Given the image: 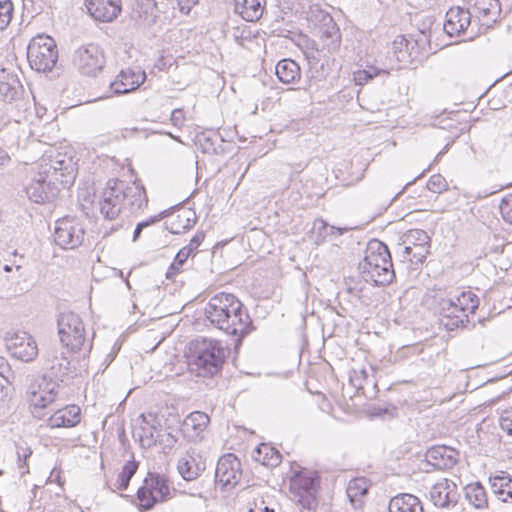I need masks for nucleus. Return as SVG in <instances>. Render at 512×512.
<instances>
[{"mask_svg":"<svg viewBox=\"0 0 512 512\" xmlns=\"http://www.w3.org/2000/svg\"><path fill=\"white\" fill-rule=\"evenodd\" d=\"M499 209L503 219L507 223L512 224V194L504 197L501 200Z\"/></svg>","mask_w":512,"mask_h":512,"instance_id":"obj_51","label":"nucleus"},{"mask_svg":"<svg viewBox=\"0 0 512 512\" xmlns=\"http://www.w3.org/2000/svg\"><path fill=\"white\" fill-rule=\"evenodd\" d=\"M189 366L198 376L210 377L218 373L225 360L221 342L209 338H197L190 342Z\"/></svg>","mask_w":512,"mask_h":512,"instance_id":"obj_4","label":"nucleus"},{"mask_svg":"<svg viewBox=\"0 0 512 512\" xmlns=\"http://www.w3.org/2000/svg\"><path fill=\"white\" fill-rule=\"evenodd\" d=\"M255 459L267 467H276L281 463L282 456L278 450L268 444H261L255 450Z\"/></svg>","mask_w":512,"mask_h":512,"instance_id":"obj_38","label":"nucleus"},{"mask_svg":"<svg viewBox=\"0 0 512 512\" xmlns=\"http://www.w3.org/2000/svg\"><path fill=\"white\" fill-rule=\"evenodd\" d=\"M465 496L469 503L477 509L485 508L488 505L485 488L480 482L468 484L465 487Z\"/></svg>","mask_w":512,"mask_h":512,"instance_id":"obj_39","label":"nucleus"},{"mask_svg":"<svg viewBox=\"0 0 512 512\" xmlns=\"http://www.w3.org/2000/svg\"><path fill=\"white\" fill-rule=\"evenodd\" d=\"M210 422L209 416L201 411L190 413L183 421V434L191 441L202 439L203 433Z\"/></svg>","mask_w":512,"mask_h":512,"instance_id":"obj_27","label":"nucleus"},{"mask_svg":"<svg viewBox=\"0 0 512 512\" xmlns=\"http://www.w3.org/2000/svg\"><path fill=\"white\" fill-rule=\"evenodd\" d=\"M57 329L60 341L70 352H78L86 342V330L80 316L67 311L59 314Z\"/></svg>","mask_w":512,"mask_h":512,"instance_id":"obj_6","label":"nucleus"},{"mask_svg":"<svg viewBox=\"0 0 512 512\" xmlns=\"http://www.w3.org/2000/svg\"><path fill=\"white\" fill-rule=\"evenodd\" d=\"M389 512H423V506L418 497L402 493L394 496L389 502Z\"/></svg>","mask_w":512,"mask_h":512,"instance_id":"obj_32","label":"nucleus"},{"mask_svg":"<svg viewBox=\"0 0 512 512\" xmlns=\"http://www.w3.org/2000/svg\"><path fill=\"white\" fill-rule=\"evenodd\" d=\"M144 72H134L132 70H122L116 80L110 83V89L113 94H126L137 89L145 80Z\"/></svg>","mask_w":512,"mask_h":512,"instance_id":"obj_25","label":"nucleus"},{"mask_svg":"<svg viewBox=\"0 0 512 512\" xmlns=\"http://www.w3.org/2000/svg\"><path fill=\"white\" fill-rule=\"evenodd\" d=\"M27 59L32 69L38 72L51 71L58 60L55 40L44 34L33 37L27 47Z\"/></svg>","mask_w":512,"mask_h":512,"instance_id":"obj_5","label":"nucleus"},{"mask_svg":"<svg viewBox=\"0 0 512 512\" xmlns=\"http://www.w3.org/2000/svg\"><path fill=\"white\" fill-rule=\"evenodd\" d=\"M142 485H147L148 490L162 501H166L171 497L168 480L164 475L149 472Z\"/></svg>","mask_w":512,"mask_h":512,"instance_id":"obj_34","label":"nucleus"},{"mask_svg":"<svg viewBox=\"0 0 512 512\" xmlns=\"http://www.w3.org/2000/svg\"><path fill=\"white\" fill-rule=\"evenodd\" d=\"M7 383L8 380L5 377H0V403L4 402L8 396Z\"/></svg>","mask_w":512,"mask_h":512,"instance_id":"obj_56","label":"nucleus"},{"mask_svg":"<svg viewBox=\"0 0 512 512\" xmlns=\"http://www.w3.org/2000/svg\"><path fill=\"white\" fill-rule=\"evenodd\" d=\"M45 368L50 370L55 378H61L70 371V361L63 352L51 350L45 356Z\"/></svg>","mask_w":512,"mask_h":512,"instance_id":"obj_33","label":"nucleus"},{"mask_svg":"<svg viewBox=\"0 0 512 512\" xmlns=\"http://www.w3.org/2000/svg\"><path fill=\"white\" fill-rule=\"evenodd\" d=\"M144 426L143 432L146 436H150L152 439L154 438V432L158 431V427L160 426L157 418L149 414L148 416L142 415Z\"/></svg>","mask_w":512,"mask_h":512,"instance_id":"obj_50","label":"nucleus"},{"mask_svg":"<svg viewBox=\"0 0 512 512\" xmlns=\"http://www.w3.org/2000/svg\"><path fill=\"white\" fill-rule=\"evenodd\" d=\"M85 237V228L81 221L74 217L57 220L54 232L55 243L63 249L79 247Z\"/></svg>","mask_w":512,"mask_h":512,"instance_id":"obj_9","label":"nucleus"},{"mask_svg":"<svg viewBox=\"0 0 512 512\" xmlns=\"http://www.w3.org/2000/svg\"><path fill=\"white\" fill-rule=\"evenodd\" d=\"M472 16L473 14L469 7L467 9L461 7L450 8L446 13L445 32L449 36H460L466 33L471 24Z\"/></svg>","mask_w":512,"mask_h":512,"instance_id":"obj_19","label":"nucleus"},{"mask_svg":"<svg viewBox=\"0 0 512 512\" xmlns=\"http://www.w3.org/2000/svg\"><path fill=\"white\" fill-rule=\"evenodd\" d=\"M136 499L138 500V503L135 505L141 512L151 510L158 502H163L148 490L147 485H141L138 488Z\"/></svg>","mask_w":512,"mask_h":512,"instance_id":"obj_40","label":"nucleus"},{"mask_svg":"<svg viewBox=\"0 0 512 512\" xmlns=\"http://www.w3.org/2000/svg\"><path fill=\"white\" fill-rule=\"evenodd\" d=\"M61 186L42 171L26 187L28 198L34 203L43 204L53 201L59 194Z\"/></svg>","mask_w":512,"mask_h":512,"instance_id":"obj_12","label":"nucleus"},{"mask_svg":"<svg viewBox=\"0 0 512 512\" xmlns=\"http://www.w3.org/2000/svg\"><path fill=\"white\" fill-rule=\"evenodd\" d=\"M56 383H46L45 388L39 385V390H30L29 401L34 407L44 408L54 402L56 398Z\"/></svg>","mask_w":512,"mask_h":512,"instance_id":"obj_36","label":"nucleus"},{"mask_svg":"<svg viewBox=\"0 0 512 512\" xmlns=\"http://www.w3.org/2000/svg\"><path fill=\"white\" fill-rule=\"evenodd\" d=\"M346 231H348V228H337V227L331 226V234L337 233L338 235H342Z\"/></svg>","mask_w":512,"mask_h":512,"instance_id":"obj_62","label":"nucleus"},{"mask_svg":"<svg viewBox=\"0 0 512 512\" xmlns=\"http://www.w3.org/2000/svg\"><path fill=\"white\" fill-rule=\"evenodd\" d=\"M426 187L433 193H441L447 189L448 184L441 174H434L428 180Z\"/></svg>","mask_w":512,"mask_h":512,"instance_id":"obj_47","label":"nucleus"},{"mask_svg":"<svg viewBox=\"0 0 512 512\" xmlns=\"http://www.w3.org/2000/svg\"><path fill=\"white\" fill-rule=\"evenodd\" d=\"M479 307V298L472 291H463L459 295L440 298L437 309L441 325L447 331L464 327L469 322V315L474 314Z\"/></svg>","mask_w":512,"mask_h":512,"instance_id":"obj_3","label":"nucleus"},{"mask_svg":"<svg viewBox=\"0 0 512 512\" xmlns=\"http://www.w3.org/2000/svg\"><path fill=\"white\" fill-rule=\"evenodd\" d=\"M368 376V373L365 369H361L360 371H353V375L350 376L351 383L355 386L360 388L361 384L359 381L360 378L366 379Z\"/></svg>","mask_w":512,"mask_h":512,"instance_id":"obj_54","label":"nucleus"},{"mask_svg":"<svg viewBox=\"0 0 512 512\" xmlns=\"http://www.w3.org/2000/svg\"><path fill=\"white\" fill-rule=\"evenodd\" d=\"M326 19L328 23L325 24V28L321 31L322 49L326 50L331 56L340 47L341 33L330 16H325L324 20Z\"/></svg>","mask_w":512,"mask_h":512,"instance_id":"obj_31","label":"nucleus"},{"mask_svg":"<svg viewBox=\"0 0 512 512\" xmlns=\"http://www.w3.org/2000/svg\"><path fill=\"white\" fill-rule=\"evenodd\" d=\"M104 51L96 44L79 47L73 55V65L82 74L95 77L105 66Z\"/></svg>","mask_w":512,"mask_h":512,"instance_id":"obj_8","label":"nucleus"},{"mask_svg":"<svg viewBox=\"0 0 512 512\" xmlns=\"http://www.w3.org/2000/svg\"><path fill=\"white\" fill-rule=\"evenodd\" d=\"M392 51L397 61L404 64L413 63L421 54L418 40L408 39L403 35L395 38Z\"/></svg>","mask_w":512,"mask_h":512,"instance_id":"obj_24","label":"nucleus"},{"mask_svg":"<svg viewBox=\"0 0 512 512\" xmlns=\"http://www.w3.org/2000/svg\"><path fill=\"white\" fill-rule=\"evenodd\" d=\"M19 81L10 77L8 81H0V96L5 102H11L17 98L20 89Z\"/></svg>","mask_w":512,"mask_h":512,"instance_id":"obj_43","label":"nucleus"},{"mask_svg":"<svg viewBox=\"0 0 512 512\" xmlns=\"http://www.w3.org/2000/svg\"><path fill=\"white\" fill-rule=\"evenodd\" d=\"M116 179H110L107 182V186L102 193L100 200V212L109 220L116 219L119 214L124 210L123 207V192L115 185Z\"/></svg>","mask_w":512,"mask_h":512,"instance_id":"obj_14","label":"nucleus"},{"mask_svg":"<svg viewBox=\"0 0 512 512\" xmlns=\"http://www.w3.org/2000/svg\"><path fill=\"white\" fill-rule=\"evenodd\" d=\"M138 469V462L135 460L128 461L122 467L121 473L118 475L116 487L120 490H126L130 480Z\"/></svg>","mask_w":512,"mask_h":512,"instance_id":"obj_42","label":"nucleus"},{"mask_svg":"<svg viewBox=\"0 0 512 512\" xmlns=\"http://www.w3.org/2000/svg\"><path fill=\"white\" fill-rule=\"evenodd\" d=\"M319 486V476L317 472L301 468L295 471L290 478V491L303 507L310 508V504L314 501V494Z\"/></svg>","mask_w":512,"mask_h":512,"instance_id":"obj_10","label":"nucleus"},{"mask_svg":"<svg viewBox=\"0 0 512 512\" xmlns=\"http://www.w3.org/2000/svg\"><path fill=\"white\" fill-rule=\"evenodd\" d=\"M458 455V451L452 447L437 445L429 448L425 457L429 465L438 470H446L456 464Z\"/></svg>","mask_w":512,"mask_h":512,"instance_id":"obj_22","label":"nucleus"},{"mask_svg":"<svg viewBox=\"0 0 512 512\" xmlns=\"http://www.w3.org/2000/svg\"><path fill=\"white\" fill-rule=\"evenodd\" d=\"M359 270L366 282H373L376 286L390 284L395 272L388 247L378 240L370 242L364 259L359 263Z\"/></svg>","mask_w":512,"mask_h":512,"instance_id":"obj_2","label":"nucleus"},{"mask_svg":"<svg viewBox=\"0 0 512 512\" xmlns=\"http://www.w3.org/2000/svg\"><path fill=\"white\" fill-rule=\"evenodd\" d=\"M115 185L123 192V207L130 213H136L147 206L148 198L143 185L137 181L125 184L123 181L115 180Z\"/></svg>","mask_w":512,"mask_h":512,"instance_id":"obj_17","label":"nucleus"},{"mask_svg":"<svg viewBox=\"0 0 512 512\" xmlns=\"http://www.w3.org/2000/svg\"><path fill=\"white\" fill-rule=\"evenodd\" d=\"M401 240L398 248L401 250L402 261L423 263L431 247L427 232L422 229H411L402 236Z\"/></svg>","mask_w":512,"mask_h":512,"instance_id":"obj_7","label":"nucleus"},{"mask_svg":"<svg viewBox=\"0 0 512 512\" xmlns=\"http://www.w3.org/2000/svg\"><path fill=\"white\" fill-rule=\"evenodd\" d=\"M385 69H379L374 66H367L365 69H359L353 72V80L356 85L362 86L378 75H388Z\"/></svg>","mask_w":512,"mask_h":512,"instance_id":"obj_41","label":"nucleus"},{"mask_svg":"<svg viewBox=\"0 0 512 512\" xmlns=\"http://www.w3.org/2000/svg\"><path fill=\"white\" fill-rule=\"evenodd\" d=\"M199 3V0H177L179 10L183 14H189L191 9Z\"/></svg>","mask_w":512,"mask_h":512,"instance_id":"obj_53","label":"nucleus"},{"mask_svg":"<svg viewBox=\"0 0 512 512\" xmlns=\"http://www.w3.org/2000/svg\"><path fill=\"white\" fill-rule=\"evenodd\" d=\"M275 73L280 82L291 84L299 81L301 78V69L297 62L291 59L280 60L275 69Z\"/></svg>","mask_w":512,"mask_h":512,"instance_id":"obj_35","label":"nucleus"},{"mask_svg":"<svg viewBox=\"0 0 512 512\" xmlns=\"http://www.w3.org/2000/svg\"><path fill=\"white\" fill-rule=\"evenodd\" d=\"M242 475L240 460L232 453L219 458L215 469V481L223 487H235Z\"/></svg>","mask_w":512,"mask_h":512,"instance_id":"obj_13","label":"nucleus"},{"mask_svg":"<svg viewBox=\"0 0 512 512\" xmlns=\"http://www.w3.org/2000/svg\"><path fill=\"white\" fill-rule=\"evenodd\" d=\"M501 392L498 396H496L495 398H492L490 401H489V404L488 405H492L494 403H496L498 400H500L504 395H506L508 392H510L512 390V387H503L500 389Z\"/></svg>","mask_w":512,"mask_h":512,"instance_id":"obj_58","label":"nucleus"},{"mask_svg":"<svg viewBox=\"0 0 512 512\" xmlns=\"http://www.w3.org/2000/svg\"><path fill=\"white\" fill-rule=\"evenodd\" d=\"M165 216H166V212H161L160 214L152 216V217H150L149 219H147L145 221L139 222L136 225V228H135V230L133 232L132 241L136 242L140 238V235H141V232L143 231V229H145V228H147V227H149V226L159 222Z\"/></svg>","mask_w":512,"mask_h":512,"instance_id":"obj_48","label":"nucleus"},{"mask_svg":"<svg viewBox=\"0 0 512 512\" xmlns=\"http://www.w3.org/2000/svg\"><path fill=\"white\" fill-rule=\"evenodd\" d=\"M13 10L11 0H0V31L4 30L9 25Z\"/></svg>","mask_w":512,"mask_h":512,"instance_id":"obj_44","label":"nucleus"},{"mask_svg":"<svg viewBox=\"0 0 512 512\" xmlns=\"http://www.w3.org/2000/svg\"><path fill=\"white\" fill-rule=\"evenodd\" d=\"M81 420V409L77 405H68L52 414L47 423L51 428H71L75 427L80 423Z\"/></svg>","mask_w":512,"mask_h":512,"instance_id":"obj_28","label":"nucleus"},{"mask_svg":"<svg viewBox=\"0 0 512 512\" xmlns=\"http://www.w3.org/2000/svg\"><path fill=\"white\" fill-rule=\"evenodd\" d=\"M171 121L175 126H182L184 123V112L182 109H175L171 113Z\"/></svg>","mask_w":512,"mask_h":512,"instance_id":"obj_55","label":"nucleus"},{"mask_svg":"<svg viewBox=\"0 0 512 512\" xmlns=\"http://www.w3.org/2000/svg\"><path fill=\"white\" fill-rule=\"evenodd\" d=\"M189 257L184 254V251H178L175 255L173 262L170 264L166 271V278L173 279L175 275H177L182 266L185 264Z\"/></svg>","mask_w":512,"mask_h":512,"instance_id":"obj_45","label":"nucleus"},{"mask_svg":"<svg viewBox=\"0 0 512 512\" xmlns=\"http://www.w3.org/2000/svg\"><path fill=\"white\" fill-rule=\"evenodd\" d=\"M180 475L187 481L196 479L206 469V458L196 449H189L177 464Z\"/></svg>","mask_w":512,"mask_h":512,"instance_id":"obj_21","label":"nucleus"},{"mask_svg":"<svg viewBox=\"0 0 512 512\" xmlns=\"http://www.w3.org/2000/svg\"><path fill=\"white\" fill-rule=\"evenodd\" d=\"M305 59L308 63L307 77L311 81H321L328 76L329 65L334 62L328 53L323 49L310 48L304 52Z\"/></svg>","mask_w":512,"mask_h":512,"instance_id":"obj_16","label":"nucleus"},{"mask_svg":"<svg viewBox=\"0 0 512 512\" xmlns=\"http://www.w3.org/2000/svg\"><path fill=\"white\" fill-rule=\"evenodd\" d=\"M499 422L501 429L508 435H512V409L503 410Z\"/></svg>","mask_w":512,"mask_h":512,"instance_id":"obj_52","label":"nucleus"},{"mask_svg":"<svg viewBox=\"0 0 512 512\" xmlns=\"http://www.w3.org/2000/svg\"><path fill=\"white\" fill-rule=\"evenodd\" d=\"M204 238L205 233L203 231H198L190 240L189 244L180 249V251H184V254L188 257L194 255L195 251L201 245Z\"/></svg>","mask_w":512,"mask_h":512,"instance_id":"obj_49","label":"nucleus"},{"mask_svg":"<svg viewBox=\"0 0 512 512\" xmlns=\"http://www.w3.org/2000/svg\"><path fill=\"white\" fill-rule=\"evenodd\" d=\"M261 512H275V511L266 506L263 508V510Z\"/></svg>","mask_w":512,"mask_h":512,"instance_id":"obj_64","label":"nucleus"},{"mask_svg":"<svg viewBox=\"0 0 512 512\" xmlns=\"http://www.w3.org/2000/svg\"><path fill=\"white\" fill-rule=\"evenodd\" d=\"M482 25L491 26L501 14L499 0H464Z\"/></svg>","mask_w":512,"mask_h":512,"instance_id":"obj_20","label":"nucleus"},{"mask_svg":"<svg viewBox=\"0 0 512 512\" xmlns=\"http://www.w3.org/2000/svg\"><path fill=\"white\" fill-rule=\"evenodd\" d=\"M197 220L196 212L191 208H180L166 221V229L172 234H181L192 228Z\"/></svg>","mask_w":512,"mask_h":512,"instance_id":"obj_29","label":"nucleus"},{"mask_svg":"<svg viewBox=\"0 0 512 512\" xmlns=\"http://www.w3.org/2000/svg\"><path fill=\"white\" fill-rule=\"evenodd\" d=\"M118 351H119V347H116V344H115L106 356V360H105L106 366L105 367H108L110 365V363L115 359Z\"/></svg>","mask_w":512,"mask_h":512,"instance_id":"obj_57","label":"nucleus"},{"mask_svg":"<svg viewBox=\"0 0 512 512\" xmlns=\"http://www.w3.org/2000/svg\"><path fill=\"white\" fill-rule=\"evenodd\" d=\"M47 177L54 180L61 187L66 188L75 180L74 167L70 158H56L42 166L41 170Z\"/></svg>","mask_w":512,"mask_h":512,"instance_id":"obj_15","label":"nucleus"},{"mask_svg":"<svg viewBox=\"0 0 512 512\" xmlns=\"http://www.w3.org/2000/svg\"><path fill=\"white\" fill-rule=\"evenodd\" d=\"M265 3V0H234L235 12L244 20L254 22L262 17Z\"/></svg>","mask_w":512,"mask_h":512,"instance_id":"obj_30","label":"nucleus"},{"mask_svg":"<svg viewBox=\"0 0 512 512\" xmlns=\"http://www.w3.org/2000/svg\"><path fill=\"white\" fill-rule=\"evenodd\" d=\"M369 485L367 479L364 477L355 478L349 481L346 493L351 504L355 508H359L362 505L361 498L368 493Z\"/></svg>","mask_w":512,"mask_h":512,"instance_id":"obj_37","label":"nucleus"},{"mask_svg":"<svg viewBox=\"0 0 512 512\" xmlns=\"http://www.w3.org/2000/svg\"><path fill=\"white\" fill-rule=\"evenodd\" d=\"M5 345L13 357L24 362L32 361L38 355L35 339L25 331L7 333Z\"/></svg>","mask_w":512,"mask_h":512,"instance_id":"obj_11","label":"nucleus"},{"mask_svg":"<svg viewBox=\"0 0 512 512\" xmlns=\"http://www.w3.org/2000/svg\"><path fill=\"white\" fill-rule=\"evenodd\" d=\"M490 489L498 501L512 504V475L499 471L489 477Z\"/></svg>","mask_w":512,"mask_h":512,"instance_id":"obj_26","label":"nucleus"},{"mask_svg":"<svg viewBox=\"0 0 512 512\" xmlns=\"http://www.w3.org/2000/svg\"><path fill=\"white\" fill-rule=\"evenodd\" d=\"M90 15L97 21L111 22L121 11L120 0H86Z\"/></svg>","mask_w":512,"mask_h":512,"instance_id":"obj_23","label":"nucleus"},{"mask_svg":"<svg viewBox=\"0 0 512 512\" xmlns=\"http://www.w3.org/2000/svg\"><path fill=\"white\" fill-rule=\"evenodd\" d=\"M429 498L438 508L455 506L459 499L456 483L446 478L441 479L430 488Z\"/></svg>","mask_w":512,"mask_h":512,"instance_id":"obj_18","label":"nucleus"},{"mask_svg":"<svg viewBox=\"0 0 512 512\" xmlns=\"http://www.w3.org/2000/svg\"><path fill=\"white\" fill-rule=\"evenodd\" d=\"M8 369V362L4 357H0V377H4V372Z\"/></svg>","mask_w":512,"mask_h":512,"instance_id":"obj_60","label":"nucleus"},{"mask_svg":"<svg viewBox=\"0 0 512 512\" xmlns=\"http://www.w3.org/2000/svg\"><path fill=\"white\" fill-rule=\"evenodd\" d=\"M413 182H414V181L408 182V183H407V184L402 188V190L394 196V198L391 200V202H390V203H392L394 200H396V199H397V197H398L399 195H401V194L404 192V190L406 189V187H407V186H409V185H411Z\"/></svg>","mask_w":512,"mask_h":512,"instance_id":"obj_63","label":"nucleus"},{"mask_svg":"<svg viewBox=\"0 0 512 512\" xmlns=\"http://www.w3.org/2000/svg\"><path fill=\"white\" fill-rule=\"evenodd\" d=\"M166 436V442L168 443L169 446H172L177 442V438L171 433H168Z\"/></svg>","mask_w":512,"mask_h":512,"instance_id":"obj_61","label":"nucleus"},{"mask_svg":"<svg viewBox=\"0 0 512 512\" xmlns=\"http://www.w3.org/2000/svg\"><path fill=\"white\" fill-rule=\"evenodd\" d=\"M32 455V450L29 447H17V465L21 470V476L29 473V467L26 463L27 459Z\"/></svg>","mask_w":512,"mask_h":512,"instance_id":"obj_46","label":"nucleus"},{"mask_svg":"<svg viewBox=\"0 0 512 512\" xmlns=\"http://www.w3.org/2000/svg\"><path fill=\"white\" fill-rule=\"evenodd\" d=\"M204 311L207 321L213 327L236 338V347L254 328L247 309L233 294L219 292L213 295Z\"/></svg>","mask_w":512,"mask_h":512,"instance_id":"obj_1","label":"nucleus"},{"mask_svg":"<svg viewBox=\"0 0 512 512\" xmlns=\"http://www.w3.org/2000/svg\"><path fill=\"white\" fill-rule=\"evenodd\" d=\"M10 162L8 153L0 147V167Z\"/></svg>","mask_w":512,"mask_h":512,"instance_id":"obj_59","label":"nucleus"}]
</instances>
